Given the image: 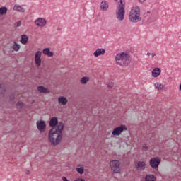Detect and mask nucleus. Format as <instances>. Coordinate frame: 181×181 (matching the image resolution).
Wrapping results in <instances>:
<instances>
[{
    "label": "nucleus",
    "mask_w": 181,
    "mask_h": 181,
    "mask_svg": "<svg viewBox=\"0 0 181 181\" xmlns=\"http://www.w3.org/2000/svg\"><path fill=\"white\" fill-rule=\"evenodd\" d=\"M115 62L119 66H127L131 63V55L126 52H120L116 54Z\"/></svg>",
    "instance_id": "2"
},
{
    "label": "nucleus",
    "mask_w": 181,
    "mask_h": 181,
    "mask_svg": "<svg viewBox=\"0 0 181 181\" xmlns=\"http://www.w3.org/2000/svg\"><path fill=\"white\" fill-rule=\"evenodd\" d=\"M16 107L17 108H22V107H23V103H22V101H18L16 103Z\"/></svg>",
    "instance_id": "27"
},
{
    "label": "nucleus",
    "mask_w": 181,
    "mask_h": 181,
    "mask_svg": "<svg viewBox=\"0 0 181 181\" xmlns=\"http://www.w3.org/2000/svg\"><path fill=\"white\" fill-rule=\"evenodd\" d=\"M151 54H151V52L147 53V56H151Z\"/></svg>",
    "instance_id": "39"
},
{
    "label": "nucleus",
    "mask_w": 181,
    "mask_h": 181,
    "mask_svg": "<svg viewBox=\"0 0 181 181\" xmlns=\"http://www.w3.org/2000/svg\"><path fill=\"white\" fill-rule=\"evenodd\" d=\"M76 170L80 175H83V173H84V165H77L76 168Z\"/></svg>",
    "instance_id": "18"
},
{
    "label": "nucleus",
    "mask_w": 181,
    "mask_h": 181,
    "mask_svg": "<svg viewBox=\"0 0 181 181\" xmlns=\"http://www.w3.org/2000/svg\"><path fill=\"white\" fill-rule=\"evenodd\" d=\"M115 16L117 21H122L125 19V0H119L117 5Z\"/></svg>",
    "instance_id": "3"
},
{
    "label": "nucleus",
    "mask_w": 181,
    "mask_h": 181,
    "mask_svg": "<svg viewBox=\"0 0 181 181\" xmlns=\"http://www.w3.org/2000/svg\"><path fill=\"white\" fill-rule=\"evenodd\" d=\"M25 173H26V175H30V170H27Z\"/></svg>",
    "instance_id": "34"
},
{
    "label": "nucleus",
    "mask_w": 181,
    "mask_h": 181,
    "mask_svg": "<svg viewBox=\"0 0 181 181\" xmlns=\"http://www.w3.org/2000/svg\"><path fill=\"white\" fill-rule=\"evenodd\" d=\"M161 70L160 69V68H155L153 71H152V76L153 77H159V76H160V73H161Z\"/></svg>",
    "instance_id": "15"
},
{
    "label": "nucleus",
    "mask_w": 181,
    "mask_h": 181,
    "mask_svg": "<svg viewBox=\"0 0 181 181\" xmlns=\"http://www.w3.org/2000/svg\"><path fill=\"white\" fill-rule=\"evenodd\" d=\"M108 8H109L108 1H103L100 3V9H102V11L105 12V11H108Z\"/></svg>",
    "instance_id": "13"
},
{
    "label": "nucleus",
    "mask_w": 181,
    "mask_h": 181,
    "mask_svg": "<svg viewBox=\"0 0 181 181\" xmlns=\"http://www.w3.org/2000/svg\"><path fill=\"white\" fill-rule=\"evenodd\" d=\"M40 57H42V52L37 51L35 52V59H40Z\"/></svg>",
    "instance_id": "25"
},
{
    "label": "nucleus",
    "mask_w": 181,
    "mask_h": 181,
    "mask_svg": "<svg viewBox=\"0 0 181 181\" xmlns=\"http://www.w3.org/2000/svg\"><path fill=\"white\" fill-rule=\"evenodd\" d=\"M37 90L39 91V93H43L45 94H49V93H50L49 88H45L43 86H37Z\"/></svg>",
    "instance_id": "12"
},
{
    "label": "nucleus",
    "mask_w": 181,
    "mask_h": 181,
    "mask_svg": "<svg viewBox=\"0 0 181 181\" xmlns=\"http://www.w3.org/2000/svg\"><path fill=\"white\" fill-rule=\"evenodd\" d=\"M42 53L44 54H46V56H48V57H52L54 54L52 52H50V49L49 48H45L42 51Z\"/></svg>",
    "instance_id": "17"
},
{
    "label": "nucleus",
    "mask_w": 181,
    "mask_h": 181,
    "mask_svg": "<svg viewBox=\"0 0 181 181\" xmlns=\"http://www.w3.org/2000/svg\"><path fill=\"white\" fill-rule=\"evenodd\" d=\"M35 63L36 66L40 67V65L42 64V59L40 58L35 59Z\"/></svg>",
    "instance_id": "24"
},
{
    "label": "nucleus",
    "mask_w": 181,
    "mask_h": 181,
    "mask_svg": "<svg viewBox=\"0 0 181 181\" xmlns=\"http://www.w3.org/2000/svg\"><path fill=\"white\" fill-rule=\"evenodd\" d=\"M142 148H143L144 151H148V146L144 145V146H142Z\"/></svg>",
    "instance_id": "31"
},
{
    "label": "nucleus",
    "mask_w": 181,
    "mask_h": 181,
    "mask_svg": "<svg viewBox=\"0 0 181 181\" xmlns=\"http://www.w3.org/2000/svg\"><path fill=\"white\" fill-rule=\"evenodd\" d=\"M14 45L13 46H19V44L16 43V42H13Z\"/></svg>",
    "instance_id": "36"
},
{
    "label": "nucleus",
    "mask_w": 181,
    "mask_h": 181,
    "mask_svg": "<svg viewBox=\"0 0 181 181\" xmlns=\"http://www.w3.org/2000/svg\"><path fill=\"white\" fill-rule=\"evenodd\" d=\"M37 127L38 131H43V129H46V123L43 120L37 121Z\"/></svg>",
    "instance_id": "10"
},
{
    "label": "nucleus",
    "mask_w": 181,
    "mask_h": 181,
    "mask_svg": "<svg viewBox=\"0 0 181 181\" xmlns=\"http://www.w3.org/2000/svg\"><path fill=\"white\" fill-rule=\"evenodd\" d=\"M90 81V78L84 76L81 79V84H87V82Z\"/></svg>",
    "instance_id": "22"
},
{
    "label": "nucleus",
    "mask_w": 181,
    "mask_h": 181,
    "mask_svg": "<svg viewBox=\"0 0 181 181\" xmlns=\"http://www.w3.org/2000/svg\"><path fill=\"white\" fill-rule=\"evenodd\" d=\"M28 40H29V38L28 37V35H21V39L20 42L22 43V45H26Z\"/></svg>",
    "instance_id": "19"
},
{
    "label": "nucleus",
    "mask_w": 181,
    "mask_h": 181,
    "mask_svg": "<svg viewBox=\"0 0 181 181\" xmlns=\"http://www.w3.org/2000/svg\"><path fill=\"white\" fill-rule=\"evenodd\" d=\"M120 165H121V162H119V160H112L110 163L111 170L114 173H119V170H121V168H119Z\"/></svg>",
    "instance_id": "5"
},
{
    "label": "nucleus",
    "mask_w": 181,
    "mask_h": 181,
    "mask_svg": "<svg viewBox=\"0 0 181 181\" xmlns=\"http://www.w3.org/2000/svg\"><path fill=\"white\" fill-rule=\"evenodd\" d=\"M145 1H146V0H138L139 4H144V2H145Z\"/></svg>",
    "instance_id": "33"
},
{
    "label": "nucleus",
    "mask_w": 181,
    "mask_h": 181,
    "mask_svg": "<svg viewBox=\"0 0 181 181\" xmlns=\"http://www.w3.org/2000/svg\"><path fill=\"white\" fill-rule=\"evenodd\" d=\"M151 55H152V57H155V56H156V54L152 53Z\"/></svg>",
    "instance_id": "37"
},
{
    "label": "nucleus",
    "mask_w": 181,
    "mask_h": 181,
    "mask_svg": "<svg viewBox=\"0 0 181 181\" xmlns=\"http://www.w3.org/2000/svg\"><path fill=\"white\" fill-rule=\"evenodd\" d=\"M49 126L52 127V128L49 132L48 139L53 146H56V145H59L62 142V139H63L64 124L62 122H59L57 117H52L49 121Z\"/></svg>",
    "instance_id": "1"
},
{
    "label": "nucleus",
    "mask_w": 181,
    "mask_h": 181,
    "mask_svg": "<svg viewBox=\"0 0 181 181\" xmlns=\"http://www.w3.org/2000/svg\"><path fill=\"white\" fill-rule=\"evenodd\" d=\"M13 10L16 11L17 12H22L25 13V10L23 7H21L20 5H15L13 7Z\"/></svg>",
    "instance_id": "20"
},
{
    "label": "nucleus",
    "mask_w": 181,
    "mask_h": 181,
    "mask_svg": "<svg viewBox=\"0 0 181 181\" xmlns=\"http://www.w3.org/2000/svg\"><path fill=\"white\" fill-rule=\"evenodd\" d=\"M47 23V21L45 18H39L35 21V24L36 26H39L40 28H43Z\"/></svg>",
    "instance_id": "9"
},
{
    "label": "nucleus",
    "mask_w": 181,
    "mask_h": 181,
    "mask_svg": "<svg viewBox=\"0 0 181 181\" xmlns=\"http://www.w3.org/2000/svg\"><path fill=\"white\" fill-rule=\"evenodd\" d=\"M13 50H15L16 52H18V50H19V49H21V46H13L11 47Z\"/></svg>",
    "instance_id": "28"
},
{
    "label": "nucleus",
    "mask_w": 181,
    "mask_h": 181,
    "mask_svg": "<svg viewBox=\"0 0 181 181\" xmlns=\"http://www.w3.org/2000/svg\"><path fill=\"white\" fill-rule=\"evenodd\" d=\"M113 86H114V83L112 82H109V83L107 84L108 88H111Z\"/></svg>",
    "instance_id": "30"
},
{
    "label": "nucleus",
    "mask_w": 181,
    "mask_h": 181,
    "mask_svg": "<svg viewBox=\"0 0 181 181\" xmlns=\"http://www.w3.org/2000/svg\"><path fill=\"white\" fill-rule=\"evenodd\" d=\"M62 180L63 181H69V180H67V178L66 177H63Z\"/></svg>",
    "instance_id": "35"
},
{
    "label": "nucleus",
    "mask_w": 181,
    "mask_h": 181,
    "mask_svg": "<svg viewBox=\"0 0 181 181\" xmlns=\"http://www.w3.org/2000/svg\"><path fill=\"white\" fill-rule=\"evenodd\" d=\"M5 86L2 84H0V94H5Z\"/></svg>",
    "instance_id": "26"
},
{
    "label": "nucleus",
    "mask_w": 181,
    "mask_h": 181,
    "mask_svg": "<svg viewBox=\"0 0 181 181\" xmlns=\"http://www.w3.org/2000/svg\"><path fill=\"white\" fill-rule=\"evenodd\" d=\"M144 181H156V177L152 174H148L146 175Z\"/></svg>",
    "instance_id": "16"
},
{
    "label": "nucleus",
    "mask_w": 181,
    "mask_h": 181,
    "mask_svg": "<svg viewBox=\"0 0 181 181\" xmlns=\"http://www.w3.org/2000/svg\"><path fill=\"white\" fill-rule=\"evenodd\" d=\"M129 19L130 22L136 23L141 21V9L139 6H134L129 12Z\"/></svg>",
    "instance_id": "4"
},
{
    "label": "nucleus",
    "mask_w": 181,
    "mask_h": 181,
    "mask_svg": "<svg viewBox=\"0 0 181 181\" xmlns=\"http://www.w3.org/2000/svg\"><path fill=\"white\" fill-rule=\"evenodd\" d=\"M116 2L118 1V0H115Z\"/></svg>",
    "instance_id": "43"
},
{
    "label": "nucleus",
    "mask_w": 181,
    "mask_h": 181,
    "mask_svg": "<svg viewBox=\"0 0 181 181\" xmlns=\"http://www.w3.org/2000/svg\"><path fill=\"white\" fill-rule=\"evenodd\" d=\"M4 53H6V54H10V52H6V51L4 50Z\"/></svg>",
    "instance_id": "38"
},
{
    "label": "nucleus",
    "mask_w": 181,
    "mask_h": 181,
    "mask_svg": "<svg viewBox=\"0 0 181 181\" xmlns=\"http://www.w3.org/2000/svg\"><path fill=\"white\" fill-rule=\"evenodd\" d=\"M135 168L136 170H145V168H146V163L144 161H137L135 163Z\"/></svg>",
    "instance_id": "8"
},
{
    "label": "nucleus",
    "mask_w": 181,
    "mask_h": 181,
    "mask_svg": "<svg viewBox=\"0 0 181 181\" xmlns=\"http://www.w3.org/2000/svg\"><path fill=\"white\" fill-rule=\"evenodd\" d=\"M154 87L155 88H156L157 90H162V88H163V85H162V83H156L154 84Z\"/></svg>",
    "instance_id": "23"
},
{
    "label": "nucleus",
    "mask_w": 181,
    "mask_h": 181,
    "mask_svg": "<svg viewBox=\"0 0 181 181\" xmlns=\"http://www.w3.org/2000/svg\"><path fill=\"white\" fill-rule=\"evenodd\" d=\"M160 163V159H159L158 157L152 158L150 160V166L153 169H156V168H159Z\"/></svg>",
    "instance_id": "7"
},
{
    "label": "nucleus",
    "mask_w": 181,
    "mask_h": 181,
    "mask_svg": "<svg viewBox=\"0 0 181 181\" xmlns=\"http://www.w3.org/2000/svg\"><path fill=\"white\" fill-rule=\"evenodd\" d=\"M74 181H78V180H74Z\"/></svg>",
    "instance_id": "42"
},
{
    "label": "nucleus",
    "mask_w": 181,
    "mask_h": 181,
    "mask_svg": "<svg viewBox=\"0 0 181 181\" xmlns=\"http://www.w3.org/2000/svg\"><path fill=\"white\" fill-rule=\"evenodd\" d=\"M8 12V8L6 6L0 8V15H5Z\"/></svg>",
    "instance_id": "21"
},
{
    "label": "nucleus",
    "mask_w": 181,
    "mask_h": 181,
    "mask_svg": "<svg viewBox=\"0 0 181 181\" xmlns=\"http://www.w3.org/2000/svg\"><path fill=\"white\" fill-rule=\"evenodd\" d=\"M103 54H105V49L103 48L97 49L95 52L93 53V56L95 57H98V56H102Z\"/></svg>",
    "instance_id": "11"
},
{
    "label": "nucleus",
    "mask_w": 181,
    "mask_h": 181,
    "mask_svg": "<svg viewBox=\"0 0 181 181\" xmlns=\"http://www.w3.org/2000/svg\"><path fill=\"white\" fill-rule=\"evenodd\" d=\"M127 126L122 124L119 127L115 128L112 132L113 136H119L124 131H127Z\"/></svg>",
    "instance_id": "6"
},
{
    "label": "nucleus",
    "mask_w": 181,
    "mask_h": 181,
    "mask_svg": "<svg viewBox=\"0 0 181 181\" xmlns=\"http://www.w3.org/2000/svg\"><path fill=\"white\" fill-rule=\"evenodd\" d=\"M10 100L12 101L13 100H15V96L13 95H12L11 96H10Z\"/></svg>",
    "instance_id": "32"
},
{
    "label": "nucleus",
    "mask_w": 181,
    "mask_h": 181,
    "mask_svg": "<svg viewBox=\"0 0 181 181\" xmlns=\"http://www.w3.org/2000/svg\"><path fill=\"white\" fill-rule=\"evenodd\" d=\"M58 103L62 105H66L67 103H69V100H67L64 96H59L58 98Z\"/></svg>",
    "instance_id": "14"
},
{
    "label": "nucleus",
    "mask_w": 181,
    "mask_h": 181,
    "mask_svg": "<svg viewBox=\"0 0 181 181\" xmlns=\"http://www.w3.org/2000/svg\"><path fill=\"white\" fill-rule=\"evenodd\" d=\"M79 181H86L84 179H81Z\"/></svg>",
    "instance_id": "40"
},
{
    "label": "nucleus",
    "mask_w": 181,
    "mask_h": 181,
    "mask_svg": "<svg viewBox=\"0 0 181 181\" xmlns=\"http://www.w3.org/2000/svg\"><path fill=\"white\" fill-rule=\"evenodd\" d=\"M147 13H151V12L148 11Z\"/></svg>",
    "instance_id": "41"
},
{
    "label": "nucleus",
    "mask_w": 181,
    "mask_h": 181,
    "mask_svg": "<svg viewBox=\"0 0 181 181\" xmlns=\"http://www.w3.org/2000/svg\"><path fill=\"white\" fill-rule=\"evenodd\" d=\"M21 25H22V23L21 22V21H19L14 24V26H15V28H19V26H21Z\"/></svg>",
    "instance_id": "29"
}]
</instances>
